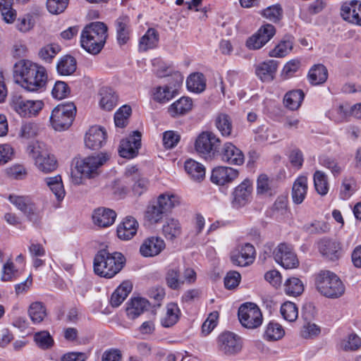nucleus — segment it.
Masks as SVG:
<instances>
[{
  "mask_svg": "<svg viewBox=\"0 0 361 361\" xmlns=\"http://www.w3.org/2000/svg\"><path fill=\"white\" fill-rule=\"evenodd\" d=\"M16 73L22 87L30 92L42 89L47 82L46 68L29 60H21L16 63Z\"/></svg>",
  "mask_w": 361,
  "mask_h": 361,
  "instance_id": "1",
  "label": "nucleus"
},
{
  "mask_svg": "<svg viewBox=\"0 0 361 361\" xmlns=\"http://www.w3.org/2000/svg\"><path fill=\"white\" fill-rule=\"evenodd\" d=\"M108 27L102 22H93L87 25L81 32V47L92 54H99L108 37Z\"/></svg>",
  "mask_w": 361,
  "mask_h": 361,
  "instance_id": "2",
  "label": "nucleus"
},
{
  "mask_svg": "<svg viewBox=\"0 0 361 361\" xmlns=\"http://www.w3.org/2000/svg\"><path fill=\"white\" fill-rule=\"evenodd\" d=\"M125 262L126 259L122 253H109L106 250H102L94 257V271L100 276L110 279L122 269Z\"/></svg>",
  "mask_w": 361,
  "mask_h": 361,
  "instance_id": "3",
  "label": "nucleus"
},
{
  "mask_svg": "<svg viewBox=\"0 0 361 361\" xmlns=\"http://www.w3.org/2000/svg\"><path fill=\"white\" fill-rule=\"evenodd\" d=\"M107 153H100L78 159L75 163V169L71 172L72 182L75 185L82 183V176L93 178L99 173L100 168L109 159Z\"/></svg>",
  "mask_w": 361,
  "mask_h": 361,
  "instance_id": "4",
  "label": "nucleus"
},
{
  "mask_svg": "<svg viewBox=\"0 0 361 361\" xmlns=\"http://www.w3.org/2000/svg\"><path fill=\"white\" fill-rule=\"evenodd\" d=\"M314 286L322 296L329 299L339 298L345 291L340 277L329 270H322L315 274Z\"/></svg>",
  "mask_w": 361,
  "mask_h": 361,
  "instance_id": "5",
  "label": "nucleus"
},
{
  "mask_svg": "<svg viewBox=\"0 0 361 361\" xmlns=\"http://www.w3.org/2000/svg\"><path fill=\"white\" fill-rule=\"evenodd\" d=\"M179 203V197L177 195L169 192L161 194L155 201L150 202L147 207L145 218L151 224H157Z\"/></svg>",
  "mask_w": 361,
  "mask_h": 361,
  "instance_id": "6",
  "label": "nucleus"
},
{
  "mask_svg": "<svg viewBox=\"0 0 361 361\" xmlns=\"http://www.w3.org/2000/svg\"><path fill=\"white\" fill-rule=\"evenodd\" d=\"M221 140L210 131H202L197 137L194 147L197 154L205 160H212L219 154Z\"/></svg>",
  "mask_w": 361,
  "mask_h": 361,
  "instance_id": "7",
  "label": "nucleus"
},
{
  "mask_svg": "<svg viewBox=\"0 0 361 361\" xmlns=\"http://www.w3.org/2000/svg\"><path fill=\"white\" fill-rule=\"evenodd\" d=\"M76 114V106L73 103L59 104L51 114L50 121L56 130L68 129L73 123Z\"/></svg>",
  "mask_w": 361,
  "mask_h": 361,
  "instance_id": "8",
  "label": "nucleus"
},
{
  "mask_svg": "<svg viewBox=\"0 0 361 361\" xmlns=\"http://www.w3.org/2000/svg\"><path fill=\"white\" fill-rule=\"evenodd\" d=\"M28 156L35 161L37 168L42 172L47 173L57 168V161L54 155L41 150L38 143L29 145L26 150Z\"/></svg>",
  "mask_w": 361,
  "mask_h": 361,
  "instance_id": "9",
  "label": "nucleus"
},
{
  "mask_svg": "<svg viewBox=\"0 0 361 361\" xmlns=\"http://www.w3.org/2000/svg\"><path fill=\"white\" fill-rule=\"evenodd\" d=\"M238 319L243 326L253 329L260 326L263 317L259 307L253 302L242 304L238 311Z\"/></svg>",
  "mask_w": 361,
  "mask_h": 361,
  "instance_id": "10",
  "label": "nucleus"
},
{
  "mask_svg": "<svg viewBox=\"0 0 361 361\" xmlns=\"http://www.w3.org/2000/svg\"><path fill=\"white\" fill-rule=\"evenodd\" d=\"M11 108L22 117L36 116L43 108L41 100H26L18 94L12 95L10 102Z\"/></svg>",
  "mask_w": 361,
  "mask_h": 361,
  "instance_id": "11",
  "label": "nucleus"
},
{
  "mask_svg": "<svg viewBox=\"0 0 361 361\" xmlns=\"http://www.w3.org/2000/svg\"><path fill=\"white\" fill-rule=\"evenodd\" d=\"M275 262L286 269H295L299 266V260L293 247L290 244L281 243L272 251Z\"/></svg>",
  "mask_w": 361,
  "mask_h": 361,
  "instance_id": "12",
  "label": "nucleus"
},
{
  "mask_svg": "<svg viewBox=\"0 0 361 361\" xmlns=\"http://www.w3.org/2000/svg\"><path fill=\"white\" fill-rule=\"evenodd\" d=\"M275 33L276 30L274 25L265 24L247 39L246 46L250 49H259L265 45Z\"/></svg>",
  "mask_w": 361,
  "mask_h": 361,
  "instance_id": "13",
  "label": "nucleus"
},
{
  "mask_svg": "<svg viewBox=\"0 0 361 361\" xmlns=\"http://www.w3.org/2000/svg\"><path fill=\"white\" fill-rule=\"evenodd\" d=\"M255 255V247L250 243H245L231 251L230 257L233 264L240 267H247L253 263Z\"/></svg>",
  "mask_w": 361,
  "mask_h": 361,
  "instance_id": "14",
  "label": "nucleus"
},
{
  "mask_svg": "<svg viewBox=\"0 0 361 361\" xmlns=\"http://www.w3.org/2000/svg\"><path fill=\"white\" fill-rule=\"evenodd\" d=\"M125 175L133 183L131 188L134 196L140 197L147 190L149 180L140 173L136 166L127 168Z\"/></svg>",
  "mask_w": 361,
  "mask_h": 361,
  "instance_id": "15",
  "label": "nucleus"
},
{
  "mask_svg": "<svg viewBox=\"0 0 361 361\" xmlns=\"http://www.w3.org/2000/svg\"><path fill=\"white\" fill-rule=\"evenodd\" d=\"M141 145V134L138 131L121 141L118 152L121 157L131 159L137 156Z\"/></svg>",
  "mask_w": 361,
  "mask_h": 361,
  "instance_id": "16",
  "label": "nucleus"
},
{
  "mask_svg": "<svg viewBox=\"0 0 361 361\" xmlns=\"http://www.w3.org/2000/svg\"><path fill=\"white\" fill-rule=\"evenodd\" d=\"M252 185L249 179L244 180L233 192L232 206L240 208L246 205L252 199Z\"/></svg>",
  "mask_w": 361,
  "mask_h": 361,
  "instance_id": "17",
  "label": "nucleus"
},
{
  "mask_svg": "<svg viewBox=\"0 0 361 361\" xmlns=\"http://www.w3.org/2000/svg\"><path fill=\"white\" fill-rule=\"evenodd\" d=\"M340 13L344 20L361 26V2L352 0L343 3Z\"/></svg>",
  "mask_w": 361,
  "mask_h": 361,
  "instance_id": "18",
  "label": "nucleus"
},
{
  "mask_svg": "<svg viewBox=\"0 0 361 361\" xmlns=\"http://www.w3.org/2000/svg\"><path fill=\"white\" fill-rule=\"evenodd\" d=\"M165 247V242L161 237L151 236L143 241L140 247V252L143 257H152L160 254Z\"/></svg>",
  "mask_w": 361,
  "mask_h": 361,
  "instance_id": "19",
  "label": "nucleus"
},
{
  "mask_svg": "<svg viewBox=\"0 0 361 361\" xmlns=\"http://www.w3.org/2000/svg\"><path fill=\"white\" fill-rule=\"evenodd\" d=\"M8 200L30 219H32L34 216H38L40 213L39 210L37 209L35 204L32 202L31 199L27 196L10 195Z\"/></svg>",
  "mask_w": 361,
  "mask_h": 361,
  "instance_id": "20",
  "label": "nucleus"
},
{
  "mask_svg": "<svg viewBox=\"0 0 361 361\" xmlns=\"http://www.w3.org/2000/svg\"><path fill=\"white\" fill-rule=\"evenodd\" d=\"M106 138V134L103 128L93 126L86 133L85 143L86 147L90 149H98L102 147Z\"/></svg>",
  "mask_w": 361,
  "mask_h": 361,
  "instance_id": "21",
  "label": "nucleus"
},
{
  "mask_svg": "<svg viewBox=\"0 0 361 361\" xmlns=\"http://www.w3.org/2000/svg\"><path fill=\"white\" fill-rule=\"evenodd\" d=\"M139 224L133 216H127L117 227V235L118 238L128 240L137 233Z\"/></svg>",
  "mask_w": 361,
  "mask_h": 361,
  "instance_id": "22",
  "label": "nucleus"
},
{
  "mask_svg": "<svg viewBox=\"0 0 361 361\" xmlns=\"http://www.w3.org/2000/svg\"><path fill=\"white\" fill-rule=\"evenodd\" d=\"M278 183L274 178L260 174L257 179V193L260 195L272 196L276 193Z\"/></svg>",
  "mask_w": 361,
  "mask_h": 361,
  "instance_id": "23",
  "label": "nucleus"
},
{
  "mask_svg": "<svg viewBox=\"0 0 361 361\" xmlns=\"http://www.w3.org/2000/svg\"><path fill=\"white\" fill-rule=\"evenodd\" d=\"M116 218V213L108 208H98L94 211L92 220L95 225L101 228L111 226Z\"/></svg>",
  "mask_w": 361,
  "mask_h": 361,
  "instance_id": "24",
  "label": "nucleus"
},
{
  "mask_svg": "<svg viewBox=\"0 0 361 361\" xmlns=\"http://www.w3.org/2000/svg\"><path fill=\"white\" fill-rule=\"evenodd\" d=\"M116 39L120 45L126 44L130 39L131 32L130 20L127 16H121L115 21Z\"/></svg>",
  "mask_w": 361,
  "mask_h": 361,
  "instance_id": "25",
  "label": "nucleus"
},
{
  "mask_svg": "<svg viewBox=\"0 0 361 361\" xmlns=\"http://www.w3.org/2000/svg\"><path fill=\"white\" fill-rule=\"evenodd\" d=\"M318 247L320 253L331 260L338 259L341 255V247L336 240L322 239L319 242Z\"/></svg>",
  "mask_w": 361,
  "mask_h": 361,
  "instance_id": "26",
  "label": "nucleus"
},
{
  "mask_svg": "<svg viewBox=\"0 0 361 361\" xmlns=\"http://www.w3.org/2000/svg\"><path fill=\"white\" fill-rule=\"evenodd\" d=\"M184 168L190 178L193 181L200 183L204 179L206 169L202 164L189 159L185 161Z\"/></svg>",
  "mask_w": 361,
  "mask_h": 361,
  "instance_id": "27",
  "label": "nucleus"
},
{
  "mask_svg": "<svg viewBox=\"0 0 361 361\" xmlns=\"http://www.w3.org/2000/svg\"><path fill=\"white\" fill-rule=\"evenodd\" d=\"M99 106L104 111H111L117 105L118 95L109 87H104L99 90Z\"/></svg>",
  "mask_w": 361,
  "mask_h": 361,
  "instance_id": "28",
  "label": "nucleus"
},
{
  "mask_svg": "<svg viewBox=\"0 0 361 361\" xmlns=\"http://www.w3.org/2000/svg\"><path fill=\"white\" fill-rule=\"evenodd\" d=\"M277 62L274 60L262 62L256 66L255 73L263 82L271 81L277 69Z\"/></svg>",
  "mask_w": 361,
  "mask_h": 361,
  "instance_id": "29",
  "label": "nucleus"
},
{
  "mask_svg": "<svg viewBox=\"0 0 361 361\" xmlns=\"http://www.w3.org/2000/svg\"><path fill=\"white\" fill-rule=\"evenodd\" d=\"M307 178L305 176H299L294 182L292 188V199L295 204H301L307 192Z\"/></svg>",
  "mask_w": 361,
  "mask_h": 361,
  "instance_id": "30",
  "label": "nucleus"
},
{
  "mask_svg": "<svg viewBox=\"0 0 361 361\" xmlns=\"http://www.w3.org/2000/svg\"><path fill=\"white\" fill-rule=\"evenodd\" d=\"M149 302L142 298H135L128 302L126 314L129 319H135L142 314L148 307Z\"/></svg>",
  "mask_w": 361,
  "mask_h": 361,
  "instance_id": "31",
  "label": "nucleus"
},
{
  "mask_svg": "<svg viewBox=\"0 0 361 361\" xmlns=\"http://www.w3.org/2000/svg\"><path fill=\"white\" fill-rule=\"evenodd\" d=\"M159 41V35L154 28H149L145 34L140 38L139 42V49L146 51L157 47Z\"/></svg>",
  "mask_w": 361,
  "mask_h": 361,
  "instance_id": "32",
  "label": "nucleus"
},
{
  "mask_svg": "<svg viewBox=\"0 0 361 361\" xmlns=\"http://www.w3.org/2000/svg\"><path fill=\"white\" fill-rule=\"evenodd\" d=\"M162 233L170 240L178 238L182 233V227L178 220L173 218L167 219L162 226Z\"/></svg>",
  "mask_w": 361,
  "mask_h": 361,
  "instance_id": "33",
  "label": "nucleus"
},
{
  "mask_svg": "<svg viewBox=\"0 0 361 361\" xmlns=\"http://www.w3.org/2000/svg\"><path fill=\"white\" fill-rule=\"evenodd\" d=\"M132 288L133 286L130 282H123L111 295L110 300L111 306L118 307L131 292Z\"/></svg>",
  "mask_w": 361,
  "mask_h": 361,
  "instance_id": "34",
  "label": "nucleus"
},
{
  "mask_svg": "<svg viewBox=\"0 0 361 361\" xmlns=\"http://www.w3.org/2000/svg\"><path fill=\"white\" fill-rule=\"evenodd\" d=\"M76 60L71 55L61 57L56 65L57 72L61 75H71L76 71Z\"/></svg>",
  "mask_w": 361,
  "mask_h": 361,
  "instance_id": "35",
  "label": "nucleus"
},
{
  "mask_svg": "<svg viewBox=\"0 0 361 361\" xmlns=\"http://www.w3.org/2000/svg\"><path fill=\"white\" fill-rule=\"evenodd\" d=\"M192 101L188 97H181L169 106L168 111L173 116L183 115L192 109Z\"/></svg>",
  "mask_w": 361,
  "mask_h": 361,
  "instance_id": "36",
  "label": "nucleus"
},
{
  "mask_svg": "<svg viewBox=\"0 0 361 361\" xmlns=\"http://www.w3.org/2000/svg\"><path fill=\"white\" fill-rule=\"evenodd\" d=\"M293 37L286 36L281 42L269 52L271 57L282 58L288 55L293 49Z\"/></svg>",
  "mask_w": 361,
  "mask_h": 361,
  "instance_id": "37",
  "label": "nucleus"
},
{
  "mask_svg": "<svg viewBox=\"0 0 361 361\" xmlns=\"http://www.w3.org/2000/svg\"><path fill=\"white\" fill-rule=\"evenodd\" d=\"M307 77L312 85H318L326 82L328 78V71L324 65H314L309 71Z\"/></svg>",
  "mask_w": 361,
  "mask_h": 361,
  "instance_id": "38",
  "label": "nucleus"
},
{
  "mask_svg": "<svg viewBox=\"0 0 361 361\" xmlns=\"http://www.w3.org/2000/svg\"><path fill=\"white\" fill-rule=\"evenodd\" d=\"M304 97V92L301 90H291L285 94L283 103L288 109L293 111L297 110L300 106Z\"/></svg>",
  "mask_w": 361,
  "mask_h": 361,
  "instance_id": "39",
  "label": "nucleus"
},
{
  "mask_svg": "<svg viewBox=\"0 0 361 361\" xmlns=\"http://www.w3.org/2000/svg\"><path fill=\"white\" fill-rule=\"evenodd\" d=\"M44 181L57 200L61 201L64 198L66 192L61 176L47 177L44 178Z\"/></svg>",
  "mask_w": 361,
  "mask_h": 361,
  "instance_id": "40",
  "label": "nucleus"
},
{
  "mask_svg": "<svg viewBox=\"0 0 361 361\" xmlns=\"http://www.w3.org/2000/svg\"><path fill=\"white\" fill-rule=\"evenodd\" d=\"M61 46L56 43H50L41 47L38 51L39 58L44 63H50L61 51Z\"/></svg>",
  "mask_w": 361,
  "mask_h": 361,
  "instance_id": "41",
  "label": "nucleus"
},
{
  "mask_svg": "<svg viewBox=\"0 0 361 361\" xmlns=\"http://www.w3.org/2000/svg\"><path fill=\"white\" fill-rule=\"evenodd\" d=\"M338 346L344 351H356L361 348V338L355 333H350L341 340Z\"/></svg>",
  "mask_w": 361,
  "mask_h": 361,
  "instance_id": "42",
  "label": "nucleus"
},
{
  "mask_svg": "<svg viewBox=\"0 0 361 361\" xmlns=\"http://www.w3.org/2000/svg\"><path fill=\"white\" fill-rule=\"evenodd\" d=\"M188 89L193 92L200 93L204 90L206 80L202 73H195L188 78L186 81Z\"/></svg>",
  "mask_w": 361,
  "mask_h": 361,
  "instance_id": "43",
  "label": "nucleus"
},
{
  "mask_svg": "<svg viewBox=\"0 0 361 361\" xmlns=\"http://www.w3.org/2000/svg\"><path fill=\"white\" fill-rule=\"evenodd\" d=\"M316 191L322 196L326 195L329 190V184L326 174L322 171H316L313 176Z\"/></svg>",
  "mask_w": 361,
  "mask_h": 361,
  "instance_id": "44",
  "label": "nucleus"
},
{
  "mask_svg": "<svg viewBox=\"0 0 361 361\" xmlns=\"http://www.w3.org/2000/svg\"><path fill=\"white\" fill-rule=\"evenodd\" d=\"M279 131L274 128L261 126L256 131L255 140L259 142L274 143L279 139Z\"/></svg>",
  "mask_w": 361,
  "mask_h": 361,
  "instance_id": "45",
  "label": "nucleus"
},
{
  "mask_svg": "<svg viewBox=\"0 0 361 361\" xmlns=\"http://www.w3.org/2000/svg\"><path fill=\"white\" fill-rule=\"evenodd\" d=\"M243 346V339L239 335L227 331V355L239 353L242 350Z\"/></svg>",
  "mask_w": 361,
  "mask_h": 361,
  "instance_id": "46",
  "label": "nucleus"
},
{
  "mask_svg": "<svg viewBox=\"0 0 361 361\" xmlns=\"http://www.w3.org/2000/svg\"><path fill=\"white\" fill-rule=\"evenodd\" d=\"M180 310L175 303H170L166 307L165 316L161 319V323L164 327H171L178 320Z\"/></svg>",
  "mask_w": 361,
  "mask_h": 361,
  "instance_id": "47",
  "label": "nucleus"
},
{
  "mask_svg": "<svg viewBox=\"0 0 361 361\" xmlns=\"http://www.w3.org/2000/svg\"><path fill=\"white\" fill-rule=\"evenodd\" d=\"M357 190L356 180L353 177H345L342 180L339 196L341 200H348Z\"/></svg>",
  "mask_w": 361,
  "mask_h": 361,
  "instance_id": "48",
  "label": "nucleus"
},
{
  "mask_svg": "<svg viewBox=\"0 0 361 361\" xmlns=\"http://www.w3.org/2000/svg\"><path fill=\"white\" fill-rule=\"evenodd\" d=\"M28 314L33 323L39 324L47 316L46 308L41 302H34L28 308Z\"/></svg>",
  "mask_w": 361,
  "mask_h": 361,
  "instance_id": "49",
  "label": "nucleus"
},
{
  "mask_svg": "<svg viewBox=\"0 0 361 361\" xmlns=\"http://www.w3.org/2000/svg\"><path fill=\"white\" fill-rule=\"evenodd\" d=\"M176 93V90L166 85L159 86L154 89L153 99L159 103H166L175 97Z\"/></svg>",
  "mask_w": 361,
  "mask_h": 361,
  "instance_id": "50",
  "label": "nucleus"
},
{
  "mask_svg": "<svg viewBox=\"0 0 361 361\" xmlns=\"http://www.w3.org/2000/svg\"><path fill=\"white\" fill-rule=\"evenodd\" d=\"M304 290V285L302 282L295 277L287 279L284 284V291L290 296H298Z\"/></svg>",
  "mask_w": 361,
  "mask_h": 361,
  "instance_id": "51",
  "label": "nucleus"
},
{
  "mask_svg": "<svg viewBox=\"0 0 361 361\" xmlns=\"http://www.w3.org/2000/svg\"><path fill=\"white\" fill-rule=\"evenodd\" d=\"M284 334V329L281 324L271 322L266 328L264 336L267 341H277L283 338Z\"/></svg>",
  "mask_w": 361,
  "mask_h": 361,
  "instance_id": "52",
  "label": "nucleus"
},
{
  "mask_svg": "<svg viewBox=\"0 0 361 361\" xmlns=\"http://www.w3.org/2000/svg\"><path fill=\"white\" fill-rule=\"evenodd\" d=\"M244 162L242 151L231 143H227V164L241 165Z\"/></svg>",
  "mask_w": 361,
  "mask_h": 361,
  "instance_id": "53",
  "label": "nucleus"
},
{
  "mask_svg": "<svg viewBox=\"0 0 361 361\" xmlns=\"http://www.w3.org/2000/svg\"><path fill=\"white\" fill-rule=\"evenodd\" d=\"M350 114V105L341 104L329 112V118L336 123L343 122Z\"/></svg>",
  "mask_w": 361,
  "mask_h": 361,
  "instance_id": "54",
  "label": "nucleus"
},
{
  "mask_svg": "<svg viewBox=\"0 0 361 361\" xmlns=\"http://www.w3.org/2000/svg\"><path fill=\"white\" fill-rule=\"evenodd\" d=\"M37 345L42 350L51 348L54 343V339L47 331L37 332L34 336Z\"/></svg>",
  "mask_w": 361,
  "mask_h": 361,
  "instance_id": "55",
  "label": "nucleus"
},
{
  "mask_svg": "<svg viewBox=\"0 0 361 361\" xmlns=\"http://www.w3.org/2000/svg\"><path fill=\"white\" fill-rule=\"evenodd\" d=\"M283 319L288 322H294L298 317V310L295 304L292 302H284L280 310Z\"/></svg>",
  "mask_w": 361,
  "mask_h": 361,
  "instance_id": "56",
  "label": "nucleus"
},
{
  "mask_svg": "<svg viewBox=\"0 0 361 361\" xmlns=\"http://www.w3.org/2000/svg\"><path fill=\"white\" fill-rule=\"evenodd\" d=\"M131 114V108L124 105L121 107L114 115V123L116 126L123 128L127 125L128 119Z\"/></svg>",
  "mask_w": 361,
  "mask_h": 361,
  "instance_id": "57",
  "label": "nucleus"
},
{
  "mask_svg": "<svg viewBox=\"0 0 361 361\" xmlns=\"http://www.w3.org/2000/svg\"><path fill=\"white\" fill-rule=\"evenodd\" d=\"M262 15L270 21L277 22L283 16V9L279 4L272 5L263 10Z\"/></svg>",
  "mask_w": 361,
  "mask_h": 361,
  "instance_id": "58",
  "label": "nucleus"
},
{
  "mask_svg": "<svg viewBox=\"0 0 361 361\" xmlns=\"http://www.w3.org/2000/svg\"><path fill=\"white\" fill-rule=\"evenodd\" d=\"M166 280L167 285L173 290L179 288L183 283L180 278L179 270L177 269H169L166 274Z\"/></svg>",
  "mask_w": 361,
  "mask_h": 361,
  "instance_id": "59",
  "label": "nucleus"
},
{
  "mask_svg": "<svg viewBox=\"0 0 361 361\" xmlns=\"http://www.w3.org/2000/svg\"><path fill=\"white\" fill-rule=\"evenodd\" d=\"M37 134V125L33 123H25L22 124L18 136L23 140L34 138Z\"/></svg>",
  "mask_w": 361,
  "mask_h": 361,
  "instance_id": "60",
  "label": "nucleus"
},
{
  "mask_svg": "<svg viewBox=\"0 0 361 361\" xmlns=\"http://www.w3.org/2000/svg\"><path fill=\"white\" fill-rule=\"evenodd\" d=\"M319 164L329 169L334 176H338L341 173L342 169L337 161L329 157L323 156L319 158Z\"/></svg>",
  "mask_w": 361,
  "mask_h": 361,
  "instance_id": "61",
  "label": "nucleus"
},
{
  "mask_svg": "<svg viewBox=\"0 0 361 361\" xmlns=\"http://www.w3.org/2000/svg\"><path fill=\"white\" fill-rule=\"evenodd\" d=\"M155 329L154 320L150 319L142 322L136 331L140 337L142 338H147L154 334Z\"/></svg>",
  "mask_w": 361,
  "mask_h": 361,
  "instance_id": "62",
  "label": "nucleus"
},
{
  "mask_svg": "<svg viewBox=\"0 0 361 361\" xmlns=\"http://www.w3.org/2000/svg\"><path fill=\"white\" fill-rule=\"evenodd\" d=\"M180 135L175 131L169 130L163 133V145L166 149H172L179 142Z\"/></svg>",
  "mask_w": 361,
  "mask_h": 361,
  "instance_id": "63",
  "label": "nucleus"
},
{
  "mask_svg": "<svg viewBox=\"0 0 361 361\" xmlns=\"http://www.w3.org/2000/svg\"><path fill=\"white\" fill-rule=\"evenodd\" d=\"M321 333L319 326L314 323L307 322L305 324L301 329L300 336L304 338H312Z\"/></svg>",
  "mask_w": 361,
  "mask_h": 361,
  "instance_id": "64",
  "label": "nucleus"
}]
</instances>
